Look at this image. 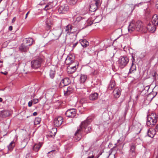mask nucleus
Masks as SVG:
<instances>
[{
    "label": "nucleus",
    "instance_id": "21",
    "mask_svg": "<svg viewBox=\"0 0 158 158\" xmlns=\"http://www.w3.org/2000/svg\"><path fill=\"white\" fill-rule=\"evenodd\" d=\"M98 94L97 93L91 94L89 96V98L90 100H95L98 98Z\"/></svg>",
    "mask_w": 158,
    "mask_h": 158
},
{
    "label": "nucleus",
    "instance_id": "52",
    "mask_svg": "<svg viewBox=\"0 0 158 158\" xmlns=\"http://www.w3.org/2000/svg\"><path fill=\"white\" fill-rule=\"evenodd\" d=\"M5 75H6L7 73V72H5V73H3Z\"/></svg>",
    "mask_w": 158,
    "mask_h": 158
},
{
    "label": "nucleus",
    "instance_id": "39",
    "mask_svg": "<svg viewBox=\"0 0 158 158\" xmlns=\"http://www.w3.org/2000/svg\"><path fill=\"white\" fill-rule=\"evenodd\" d=\"M32 100H31V101H29L28 103V106L29 107H31L32 106Z\"/></svg>",
    "mask_w": 158,
    "mask_h": 158
},
{
    "label": "nucleus",
    "instance_id": "9",
    "mask_svg": "<svg viewBox=\"0 0 158 158\" xmlns=\"http://www.w3.org/2000/svg\"><path fill=\"white\" fill-rule=\"evenodd\" d=\"M70 82V80L68 78H65L62 79L60 83L59 87L61 88L64 86H67L69 85Z\"/></svg>",
    "mask_w": 158,
    "mask_h": 158
},
{
    "label": "nucleus",
    "instance_id": "2",
    "mask_svg": "<svg viewBox=\"0 0 158 158\" xmlns=\"http://www.w3.org/2000/svg\"><path fill=\"white\" fill-rule=\"evenodd\" d=\"M157 116L156 114L152 113L148 115L147 124L148 126H152L155 125L157 122Z\"/></svg>",
    "mask_w": 158,
    "mask_h": 158
},
{
    "label": "nucleus",
    "instance_id": "32",
    "mask_svg": "<svg viewBox=\"0 0 158 158\" xmlns=\"http://www.w3.org/2000/svg\"><path fill=\"white\" fill-rule=\"evenodd\" d=\"M46 23L47 27L48 28V29H49L52 25V23H51L50 20L48 19H47Z\"/></svg>",
    "mask_w": 158,
    "mask_h": 158
},
{
    "label": "nucleus",
    "instance_id": "36",
    "mask_svg": "<svg viewBox=\"0 0 158 158\" xmlns=\"http://www.w3.org/2000/svg\"><path fill=\"white\" fill-rule=\"evenodd\" d=\"M77 0H69V3L71 5H74L77 2Z\"/></svg>",
    "mask_w": 158,
    "mask_h": 158
},
{
    "label": "nucleus",
    "instance_id": "23",
    "mask_svg": "<svg viewBox=\"0 0 158 158\" xmlns=\"http://www.w3.org/2000/svg\"><path fill=\"white\" fill-rule=\"evenodd\" d=\"M152 23L155 25H158V15H154L152 18Z\"/></svg>",
    "mask_w": 158,
    "mask_h": 158
},
{
    "label": "nucleus",
    "instance_id": "17",
    "mask_svg": "<svg viewBox=\"0 0 158 158\" xmlns=\"http://www.w3.org/2000/svg\"><path fill=\"white\" fill-rule=\"evenodd\" d=\"M132 62L131 66L129 69V73H131L133 71L136 70V67L135 64H134V62L135 61V58L133 55L132 56Z\"/></svg>",
    "mask_w": 158,
    "mask_h": 158
},
{
    "label": "nucleus",
    "instance_id": "26",
    "mask_svg": "<svg viewBox=\"0 0 158 158\" xmlns=\"http://www.w3.org/2000/svg\"><path fill=\"white\" fill-rule=\"evenodd\" d=\"M55 73L56 72L54 69L51 68L49 72V76L51 78L53 79L54 78Z\"/></svg>",
    "mask_w": 158,
    "mask_h": 158
},
{
    "label": "nucleus",
    "instance_id": "45",
    "mask_svg": "<svg viewBox=\"0 0 158 158\" xmlns=\"http://www.w3.org/2000/svg\"><path fill=\"white\" fill-rule=\"evenodd\" d=\"M37 114V113L36 112H34L33 113V115L34 116H36Z\"/></svg>",
    "mask_w": 158,
    "mask_h": 158
},
{
    "label": "nucleus",
    "instance_id": "34",
    "mask_svg": "<svg viewBox=\"0 0 158 158\" xmlns=\"http://www.w3.org/2000/svg\"><path fill=\"white\" fill-rule=\"evenodd\" d=\"M143 3V2H141L137 4L133 5L132 4L131 5L133 6L132 9V11L134 9L137 7H139L140 6L142 5Z\"/></svg>",
    "mask_w": 158,
    "mask_h": 158
},
{
    "label": "nucleus",
    "instance_id": "11",
    "mask_svg": "<svg viewBox=\"0 0 158 158\" xmlns=\"http://www.w3.org/2000/svg\"><path fill=\"white\" fill-rule=\"evenodd\" d=\"M156 25L153 23H149L146 28L144 27V30H146V32L148 31L150 32L153 33L156 30Z\"/></svg>",
    "mask_w": 158,
    "mask_h": 158
},
{
    "label": "nucleus",
    "instance_id": "30",
    "mask_svg": "<svg viewBox=\"0 0 158 158\" xmlns=\"http://www.w3.org/2000/svg\"><path fill=\"white\" fill-rule=\"evenodd\" d=\"M15 145V142L14 141H12L8 146V150L10 151H12Z\"/></svg>",
    "mask_w": 158,
    "mask_h": 158
},
{
    "label": "nucleus",
    "instance_id": "50",
    "mask_svg": "<svg viewBox=\"0 0 158 158\" xmlns=\"http://www.w3.org/2000/svg\"><path fill=\"white\" fill-rule=\"evenodd\" d=\"M2 98H0V102H1L2 101Z\"/></svg>",
    "mask_w": 158,
    "mask_h": 158
},
{
    "label": "nucleus",
    "instance_id": "4",
    "mask_svg": "<svg viewBox=\"0 0 158 158\" xmlns=\"http://www.w3.org/2000/svg\"><path fill=\"white\" fill-rule=\"evenodd\" d=\"M41 62L42 60L40 59L33 60L31 62V67L34 69H38L40 67Z\"/></svg>",
    "mask_w": 158,
    "mask_h": 158
},
{
    "label": "nucleus",
    "instance_id": "46",
    "mask_svg": "<svg viewBox=\"0 0 158 158\" xmlns=\"http://www.w3.org/2000/svg\"><path fill=\"white\" fill-rule=\"evenodd\" d=\"M94 157V156L92 155L91 156H89L87 157V158H93Z\"/></svg>",
    "mask_w": 158,
    "mask_h": 158
},
{
    "label": "nucleus",
    "instance_id": "14",
    "mask_svg": "<svg viewBox=\"0 0 158 158\" xmlns=\"http://www.w3.org/2000/svg\"><path fill=\"white\" fill-rule=\"evenodd\" d=\"M135 21H132L128 27V31L131 33L134 30H135Z\"/></svg>",
    "mask_w": 158,
    "mask_h": 158
},
{
    "label": "nucleus",
    "instance_id": "53",
    "mask_svg": "<svg viewBox=\"0 0 158 158\" xmlns=\"http://www.w3.org/2000/svg\"><path fill=\"white\" fill-rule=\"evenodd\" d=\"M26 146V144H25L24 146L23 147V148H24Z\"/></svg>",
    "mask_w": 158,
    "mask_h": 158
},
{
    "label": "nucleus",
    "instance_id": "8",
    "mask_svg": "<svg viewBox=\"0 0 158 158\" xmlns=\"http://www.w3.org/2000/svg\"><path fill=\"white\" fill-rule=\"evenodd\" d=\"M65 115L69 117L73 118L76 114V111L75 109H71L68 110L66 112Z\"/></svg>",
    "mask_w": 158,
    "mask_h": 158
},
{
    "label": "nucleus",
    "instance_id": "57",
    "mask_svg": "<svg viewBox=\"0 0 158 158\" xmlns=\"http://www.w3.org/2000/svg\"><path fill=\"white\" fill-rule=\"evenodd\" d=\"M80 17H79V18H78L77 19H80Z\"/></svg>",
    "mask_w": 158,
    "mask_h": 158
},
{
    "label": "nucleus",
    "instance_id": "33",
    "mask_svg": "<svg viewBox=\"0 0 158 158\" xmlns=\"http://www.w3.org/2000/svg\"><path fill=\"white\" fill-rule=\"evenodd\" d=\"M135 145L133 143H131L130 145V152L132 153H135Z\"/></svg>",
    "mask_w": 158,
    "mask_h": 158
},
{
    "label": "nucleus",
    "instance_id": "56",
    "mask_svg": "<svg viewBox=\"0 0 158 158\" xmlns=\"http://www.w3.org/2000/svg\"><path fill=\"white\" fill-rule=\"evenodd\" d=\"M156 158H158V155L156 157Z\"/></svg>",
    "mask_w": 158,
    "mask_h": 158
},
{
    "label": "nucleus",
    "instance_id": "15",
    "mask_svg": "<svg viewBox=\"0 0 158 158\" xmlns=\"http://www.w3.org/2000/svg\"><path fill=\"white\" fill-rule=\"evenodd\" d=\"M73 58L70 56H68L66 59L65 63L67 65H69L73 64L74 62Z\"/></svg>",
    "mask_w": 158,
    "mask_h": 158
},
{
    "label": "nucleus",
    "instance_id": "19",
    "mask_svg": "<svg viewBox=\"0 0 158 158\" xmlns=\"http://www.w3.org/2000/svg\"><path fill=\"white\" fill-rule=\"evenodd\" d=\"M147 134L149 137L152 138L156 134V131L155 130L150 129L148 130Z\"/></svg>",
    "mask_w": 158,
    "mask_h": 158
},
{
    "label": "nucleus",
    "instance_id": "18",
    "mask_svg": "<svg viewBox=\"0 0 158 158\" xmlns=\"http://www.w3.org/2000/svg\"><path fill=\"white\" fill-rule=\"evenodd\" d=\"M29 46L23 43L19 47V50L22 52H27L29 49Z\"/></svg>",
    "mask_w": 158,
    "mask_h": 158
},
{
    "label": "nucleus",
    "instance_id": "12",
    "mask_svg": "<svg viewBox=\"0 0 158 158\" xmlns=\"http://www.w3.org/2000/svg\"><path fill=\"white\" fill-rule=\"evenodd\" d=\"M73 89L72 87L69 86L67 88L64 87V93L65 96L69 95L73 92Z\"/></svg>",
    "mask_w": 158,
    "mask_h": 158
},
{
    "label": "nucleus",
    "instance_id": "44",
    "mask_svg": "<svg viewBox=\"0 0 158 158\" xmlns=\"http://www.w3.org/2000/svg\"><path fill=\"white\" fill-rule=\"evenodd\" d=\"M29 12H30V11H29L26 14L25 17V19H26L27 18V15H28V14H29Z\"/></svg>",
    "mask_w": 158,
    "mask_h": 158
},
{
    "label": "nucleus",
    "instance_id": "41",
    "mask_svg": "<svg viewBox=\"0 0 158 158\" xmlns=\"http://www.w3.org/2000/svg\"><path fill=\"white\" fill-rule=\"evenodd\" d=\"M9 30L10 31H11L12 30L13 27L12 26H10L9 27Z\"/></svg>",
    "mask_w": 158,
    "mask_h": 158
},
{
    "label": "nucleus",
    "instance_id": "24",
    "mask_svg": "<svg viewBox=\"0 0 158 158\" xmlns=\"http://www.w3.org/2000/svg\"><path fill=\"white\" fill-rule=\"evenodd\" d=\"M116 86V84L114 81L112 80L110 81L108 86V89L111 90L114 88Z\"/></svg>",
    "mask_w": 158,
    "mask_h": 158
},
{
    "label": "nucleus",
    "instance_id": "1",
    "mask_svg": "<svg viewBox=\"0 0 158 158\" xmlns=\"http://www.w3.org/2000/svg\"><path fill=\"white\" fill-rule=\"evenodd\" d=\"M91 121V119H87L82 122L75 134L74 138L76 139V141H79L81 139V134L83 132L87 134L91 131L92 128L90 125Z\"/></svg>",
    "mask_w": 158,
    "mask_h": 158
},
{
    "label": "nucleus",
    "instance_id": "16",
    "mask_svg": "<svg viewBox=\"0 0 158 158\" xmlns=\"http://www.w3.org/2000/svg\"><path fill=\"white\" fill-rule=\"evenodd\" d=\"M121 89L118 88H116L113 91L114 97L115 98H118L120 96Z\"/></svg>",
    "mask_w": 158,
    "mask_h": 158
},
{
    "label": "nucleus",
    "instance_id": "27",
    "mask_svg": "<svg viewBox=\"0 0 158 158\" xmlns=\"http://www.w3.org/2000/svg\"><path fill=\"white\" fill-rule=\"evenodd\" d=\"M9 115V112L7 111H2L0 113V115L3 118L8 116Z\"/></svg>",
    "mask_w": 158,
    "mask_h": 158
},
{
    "label": "nucleus",
    "instance_id": "31",
    "mask_svg": "<svg viewBox=\"0 0 158 158\" xmlns=\"http://www.w3.org/2000/svg\"><path fill=\"white\" fill-rule=\"evenodd\" d=\"M87 76L85 74H81L80 77L81 82L84 83L87 79Z\"/></svg>",
    "mask_w": 158,
    "mask_h": 158
},
{
    "label": "nucleus",
    "instance_id": "49",
    "mask_svg": "<svg viewBox=\"0 0 158 158\" xmlns=\"http://www.w3.org/2000/svg\"><path fill=\"white\" fill-rule=\"evenodd\" d=\"M148 88H149V87H148V86H146L145 88H144V90L146 89H147Z\"/></svg>",
    "mask_w": 158,
    "mask_h": 158
},
{
    "label": "nucleus",
    "instance_id": "58",
    "mask_svg": "<svg viewBox=\"0 0 158 158\" xmlns=\"http://www.w3.org/2000/svg\"><path fill=\"white\" fill-rule=\"evenodd\" d=\"M114 54H113V56H112V57H113L114 56Z\"/></svg>",
    "mask_w": 158,
    "mask_h": 158
},
{
    "label": "nucleus",
    "instance_id": "25",
    "mask_svg": "<svg viewBox=\"0 0 158 158\" xmlns=\"http://www.w3.org/2000/svg\"><path fill=\"white\" fill-rule=\"evenodd\" d=\"M80 41L81 45L83 47H86L89 45L88 42L85 40H81Z\"/></svg>",
    "mask_w": 158,
    "mask_h": 158
},
{
    "label": "nucleus",
    "instance_id": "55",
    "mask_svg": "<svg viewBox=\"0 0 158 158\" xmlns=\"http://www.w3.org/2000/svg\"><path fill=\"white\" fill-rule=\"evenodd\" d=\"M2 0H0V3H1V2L2 1Z\"/></svg>",
    "mask_w": 158,
    "mask_h": 158
},
{
    "label": "nucleus",
    "instance_id": "47",
    "mask_svg": "<svg viewBox=\"0 0 158 158\" xmlns=\"http://www.w3.org/2000/svg\"><path fill=\"white\" fill-rule=\"evenodd\" d=\"M15 17L13 19L12 22V23H14V22H15Z\"/></svg>",
    "mask_w": 158,
    "mask_h": 158
},
{
    "label": "nucleus",
    "instance_id": "48",
    "mask_svg": "<svg viewBox=\"0 0 158 158\" xmlns=\"http://www.w3.org/2000/svg\"><path fill=\"white\" fill-rule=\"evenodd\" d=\"M156 7L158 9V1L157 2V4L156 5Z\"/></svg>",
    "mask_w": 158,
    "mask_h": 158
},
{
    "label": "nucleus",
    "instance_id": "3",
    "mask_svg": "<svg viewBox=\"0 0 158 158\" xmlns=\"http://www.w3.org/2000/svg\"><path fill=\"white\" fill-rule=\"evenodd\" d=\"M129 61V59L126 56H121L118 61L119 67L123 69L127 66Z\"/></svg>",
    "mask_w": 158,
    "mask_h": 158
},
{
    "label": "nucleus",
    "instance_id": "54",
    "mask_svg": "<svg viewBox=\"0 0 158 158\" xmlns=\"http://www.w3.org/2000/svg\"><path fill=\"white\" fill-rule=\"evenodd\" d=\"M154 75L155 76L156 75V73H154Z\"/></svg>",
    "mask_w": 158,
    "mask_h": 158
},
{
    "label": "nucleus",
    "instance_id": "28",
    "mask_svg": "<svg viewBox=\"0 0 158 158\" xmlns=\"http://www.w3.org/2000/svg\"><path fill=\"white\" fill-rule=\"evenodd\" d=\"M53 3L49 2L45 6V8L44 9V10H47L52 8L53 7Z\"/></svg>",
    "mask_w": 158,
    "mask_h": 158
},
{
    "label": "nucleus",
    "instance_id": "10",
    "mask_svg": "<svg viewBox=\"0 0 158 158\" xmlns=\"http://www.w3.org/2000/svg\"><path fill=\"white\" fill-rule=\"evenodd\" d=\"M69 10V6L67 4H64L61 6L58 9V12L60 14L66 13Z\"/></svg>",
    "mask_w": 158,
    "mask_h": 158
},
{
    "label": "nucleus",
    "instance_id": "59",
    "mask_svg": "<svg viewBox=\"0 0 158 158\" xmlns=\"http://www.w3.org/2000/svg\"><path fill=\"white\" fill-rule=\"evenodd\" d=\"M24 143V142H22V143Z\"/></svg>",
    "mask_w": 158,
    "mask_h": 158
},
{
    "label": "nucleus",
    "instance_id": "38",
    "mask_svg": "<svg viewBox=\"0 0 158 158\" xmlns=\"http://www.w3.org/2000/svg\"><path fill=\"white\" fill-rule=\"evenodd\" d=\"M70 31V30L69 29V26L67 25L66 27H65V31L66 32V33H69Z\"/></svg>",
    "mask_w": 158,
    "mask_h": 158
},
{
    "label": "nucleus",
    "instance_id": "37",
    "mask_svg": "<svg viewBox=\"0 0 158 158\" xmlns=\"http://www.w3.org/2000/svg\"><path fill=\"white\" fill-rule=\"evenodd\" d=\"M32 101L34 104H35L38 102L39 100L38 99L35 98L32 100Z\"/></svg>",
    "mask_w": 158,
    "mask_h": 158
},
{
    "label": "nucleus",
    "instance_id": "43",
    "mask_svg": "<svg viewBox=\"0 0 158 158\" xmlns=\"http://www.w3.org/2000/svg\"><path fill=\"white\" fill-rule=\"evenodd\" d=\"M2 61L0 60V67H1L2 66Z\"/></svg>",
    "mask_w": 158,
    "mask_h": 158
},
{
    "label": "nucleus",
    "instance_id": "29",
    "mask_svg": "<svg viewBox=\"0 0 158 158\" xmlns=\"http://www.w3.org/2000/svg\"><path fill=\"white\" fill-rule=\"evenodd\" d=\"M57 131V129L56 128H53L50 131V133L49 134L50 136L51 137L54 136Z\"/></svg>",
    "mask_w": 158,
    "mask_h": 158
},
{
    "label": "nucleus",
    "instance_id": "40",
    "mask_svg": "<svg viewBox=\"0 0 158 158\" xmlns=\"http://www.w3.org/2000/svg\"><path fill=\"white\" fill-rule=\"evenodd\" d=\"M77 44H78L77 42H76V43L74 44H73V48H74Z\"/></svg>",
    "mask_w": 158,
    "mask_h": 158
},
{
    "label": "nucleus",
    "instance_id": "20",
    "mask_svg": "<svg viewBox=\"0 0 158 158\" xmlns=\"http://www.w3.org/2000/svg\"><path fill=\"white\" fill-rule=\"evenodd\" d=\"M23 41L25 44L30 46L32 45L33 42V39L31 38H26L24 39Z\"/></svg>",
    "mask_w": 158,
    "mask_h": 158
},
{
    "label": "nucleus",
    "instance_id": "13",
    "mask_svg": "<svg viewBox=\"0 0 158 158\" xmlns=\"http://www.w3.org/2000/svg\"><path fill=\"white\" fill-rule=\"evenodd\" d=\"M77 68V66L76 65L73 66H69L67 68V72L69 73H72L76 71Z\"/></svg>",
    "mask_w": 158,
    "mask_h": 158
},
{
    "label": "nucleus",
    "instance_id": "42",
    "mask_svg": "<svg viewBox=\"0 0 158 158\" xmlns=\"http://www.w3.org/2000/svg\"><path fill=\"white\" fill-rule=\"evenodd\" d=\"M155 130L156 131H158V124H157L156 126Z\"/></svg>",
    "mask_w": 158,
    "mask_h": 158
},
{
    "label": "nucleus",
    "instance_id": "5",
    "mask_svg": "<svg viewBox=\"0 0 158 158\" xmlns=\"http://www.w3.org/2000/svg\"><path fill=\"white\" fill-rule=\"evenodd\" d=\"M100 2L99 0H95L90 4L89 7V10L92 12L95 11L98 8V7L100 5Z\"/></svg>",
    "mask_w": 158,
    "mask_h": 158
},
{
    "label": "nucleus",
    "instance_id": "51",
    "mask_svg": "<svg viewBox=\"0 0 158 158\" xmlns=\"http://www.w3.org/2000/svg\"><path fill=\"white\" fill-rule=\"evenodd\" d=\"M54 152V150H52V151H50V152H49L48 153H49L50 152Z\"/></svg>",
    "mask_w": 158,
    "mask_h": 158
},
{
    "label": "nucleus",
    "instance_id": "22",
    "mask_svg": "<svg viewBox=\"0 0 158 158\" xmlns=\"http://www.w3.org/2000/svg\"><path fill=\"white\" fill-rule=\"evenodd\" d=\"M42 145V144L41 143L35 144L33 147V150L35 152H38L41 147Z\"/></svg>",
    "mask_w": 158,
    "mask_h": 158
},
{
    "label": "nucleus",
    "instance_id": "35",
    "mask_svg": "<svg viewBox=\"0 0 158 158\" xmlns=\"http://www.w3.org/2000/svg\"><path fill=\"white\" fill-rule=\"evenodd\" d=\"M41 119L40 118H36L34 121V123L35 125L39 124L41 121Z\"/></svg>",
    "mask_w": 158,
    "mask_h": 158
},
{
    "label": "nucleus",
    "instance_id": "6",
    "mask_svg": "<svg viewBox=\"0 0 158 158\" xmlns=\"http://www.w3.org/2000/svg\"><path fill=\"white\" fill-rule=\"evenodd\" d=\"M135 30L137 31H141L145 33L147 30H144V27H143L142 23L140 21H138L135 22Z\"/></svg>",
    "mask_w": 158,
    "mask_h": 158
},
{
    "label": "nucleus",
    "instance_id": "7",
    "mask_svg": "<svg viewBox=\"0 0 158 158\" xmlns=\"http://www.w3.org/2000/svg\"><path fill=\"white\" fill-rule=\"evenodd\" d=\"M63 118L61 116L56 117L54 121V125L56 127L60 126L63 123Z\"/></svg>",
    "mask_w": 158,
    "mask_h": 158
}]
</instances>
